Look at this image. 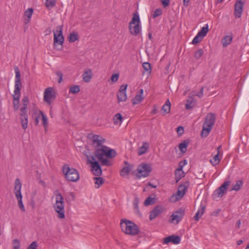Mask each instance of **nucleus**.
<instances>
[{
    "label": "nucleus",
    "mask_w": 249,
    "mask_h": 249,
    "mask_svg": "<svg viewBox=\"0 0 249 249\" xmlns=\"http://www.w3.org/2000/svg\"><path fill=\"white\" fill-rule=\"evenodd\" d=\"M88 138L91 141V144L94 147V155L101 162L102 165L111 166L112 164L107 159L115 158L117 153L114 149L104 145L105 139L102 136L92 133L89 135Z\"/></svg>",
    "instance_id": "f257e3e1"
},
{
    "label": "nucleus",
    "mask_w": 249,
    "mask_h": 249,
    "mask_svg": "<svg viewBox=\"0 0 249 249\" xmlns=\"http://www.w3.org/2000/svg\"><path fill=\"white\" fill-rule=\"evenodd\" d=\"M14 70L16 73V79L14 94L12 95L13 99V104L14 109L15 110H17L19 108L20 90L21 89L22 84L20 81V74L19 69L17 66H15L14 67Z\"/></svg>",
    "instance_id": "f03ea898"
},
{
    "label": "nucleus",
    "mask_w": 249,
    "mask_h": 249,
    "mask_svg": "<svg viewBox=\"0 0 249 249\" xmlns=\"http://www.w3.org/2000/svg\"><path fill=\"white\" fill-rule=\"evenodd\" d=\"M120 226L122 231L126 234L135 236L140 232L139 227L135 223L129 220L122 219Z\"/></svg>",
    "instance_id": "7ed1b4c3"
},
{
    "label": "nucleus",
    "mask_w": 249,
    "mask_h": 249,
    "mask_svg": "<svg viewBox=\"0 0 249 249\" xmlns=\"http://www.w3.org/2000/svg\"><path fill=\"white\" fill-rule=\"evenodd\" d=\"M215 115L212 113L207 114L205 122L203 124L202 130L201 132L202 137H206L209 134L215 122Z\"/></svg>",
    "instance_id": "20e7f679"
},
{
    "label": "nucleus",
    "mask_w": 249,
    "mask_h": 249,
    "mask_svg": "<svg viewBox=\"0 0 249 249\" xmlns=\"http://www.w3.org/2000/svg\"><path fill=\"white\" fill-rule=\"evenodd\" d=\"M62 172L69 181L76 182L79 180L80 177L78 171L75 168H70L68 164L63 165Z\"/></svg>",
    "instance_id": "39448f33"
},
{
    "label": "nucleus",
    "mask_w": 249,
    "mask_h": 249,
    "mask_svg": "<svg viewBox=\"0 0 249 249\" xmlns=\"http://www.w3.org/2000/svg\"><path fill=\"white\" fill-rule=\"evenodd\" d=\"M128 29L130 34L137 36L140 33L141 28L140 27V19L137 13H134L131 20L129 23Z\"/></svg>",
    "instance_id": "423d86ee"
},
{
    "label": "nucleus",
    "mask_w": 249,
    "mask_h": 249,
    "mask_svg": "<svg viewBox=\"0 0 249 249\" xmlns=\"http://www.w3.org/2000/svg\"><path fill=\"white\" fill-rule=\"evenodd\" d=\"M55 194L56 201L53 205V208L55 212L58 213L57 217L59 218L62 219L65 218L64 202V198L61 194L57 191Z\"/></svg>",
    "instance_id": "0eeeda50"
},
{
    "label": "nucleus",
    "mask_w": 249,
    "mask_h": 249,
    "mask_svg": "<svg viewBox=\"0 0 249 249\" xmlns=\"http://www.w3.org/2000/svg\"><path fill=\"white\" fill-rule=\"evenodd\" d=\"M152 170V167L150 164L142 163L138 166L137 169V173L136 175L139 178L142 177H147L149 175Z\"/></svg>",
    "instance_id": "6e6552de"
},
{
    "label": "nucleus",
    "mask_w": 249,
    "mask_h": 249,
    "mask_svg": "<svg viewBox=\"0 0 249 249\" xmlns=\"http://www.w3.org/2000/svg\"><path fill=\"white\" fill-rule=\"evenodd\" d=\"M88 161L91 164L92 170L94 175L97 176H99L102 174V169L99 162L96 160V157L95 156L91 155L90 156H87Z\"/></svg>",
    "instance_id": "1a4fd4ad"
},
{
    "label": "nucleus",
    "mask_w": 249,
    "mask_h": 249,
    "mask_svg": "<svg viewBox=\"0 0 249 249\" xmlns=\"http://www.w3.org/2000/svg\"><path fill=\"white\" fill-rule=\"evenodd\" d=\"M63 26L59 25L56 27V31L53 32L54 39L53 45L54 46L56 44L62 45L64 38L62 33Z\"/></svg>",
    "instance_id": "9d476101"
},
{
    "label": "nucleus",
    "mask_w": 249,
    "mask_h": 249,
    "mask_svg": "<svg viewBox=\"0 0 249 249\" xmlns=\"http://www.w3.org/2000/svg\"><path fill=\"white\" fill-rule=\"evenodd\" d=\"M230 181H225L219 188H218L213 193V199L216 197H221L226 192L228 187L230 185Z\"/></svg>",
    "instance_id": "9b49d317"
},
{
    "label": "nucleus",
    "mask_w": 249,
    "mask_h": 249,
    "mask_svg": "<svg viewBox=\"0 0 249 249\" xmlns=\"http://www.w3.org/2000/svg\"><path fill=\"white\" fill-rule=\"evenodd\" d=\"M185 212L182 209H179L176 211L171 216L170 221L172 223H174L176 221V224L178 223V222L182 220L184 215Z\"/></svg>",
    "instance_id": "f8f14e48"
},
{
    "label": "nucleus",
    "mask_w": 249,
    "mask_h": 249,
    "mask_svg": "<svg viewBox=\"0 0 249 249\" xmlns=\"http://www.w3.org/2000/svg\"><path fill=\"white\" fill-rule=\"evenodd\" d=\"M164 210V208L161 205H158L156 206L153 210H152L150 213L149 215V219L151 220H153L158 216H159L160 213H163Z\"/></svg>",
    "instance_id": "ddd939ff"
},
{
    "label": "nucleus",
    "mask_w": 249,
    "mask_h": 249,
    "mask_svg": "<svg viewBox=\"0 0 249 249\" xmlns=\"http://www.w3.org/2000/svg\"><path fill=\"white\" fill-rule=\"evenodd\" d=\"M244 2L241 0H237L234 5V16L236 18L241 17L243 9Z\"/></svg>",
    "instance_id": "4468645a"
},
{
    "label": "nucleus",
    "mask_w": 249,
    "mask_h": 249,
    "mask_svg": "<svg viewBox=\"0 0 249 249\" xmlns=\"http://www.w3.org/2000/svg\"><path fill=\"white\" fill-rule=\"evenodd\" d=\"M189 186V182L185 181L183 184H181L178 186L177 195L179 198H182L184 196Z\"/></svg>",
    "instance_id": "2eb2a0df"
},
{
    "label": "nucleus",
    "mask_w": 249,
    "mask_h": 249,
    "mask_svg": "<svg viewBox=\"0 0 249 249\" xmlns=\"http://www.w3.org/2000/svg\"><path fill=\"white\" fill-rule=\"evenodd\" d=\"M54 95L53 94V89L51 87L47 88L44 93V100L49 104L51 103V99L54 97Z\"/></svg>",
    "instance_id": "dca6fc26"
},
{
    "label": "nucleus",
    "mask_w": 249,
    "mask_h": 249,
    "mask_svg": "<svg viewBox=\"0 0 249 249\" xmlns=\"http://www.w3.org/2000/svg\"><path fill=\"white\" fill-rule=\"evenodd\" d=\"M172 242L173 244H178L180 242V238L178 235H171L164 239L163 243L168 244Z\"/></svg>",
    "instance_id": "f3484780"
},
{
    "label": "nucleus",
    "mask_w": 249,
    "mask_h": 249,
    "mask_svg": "<svg viewBox=\"0 0 249 249\" xmlns=\"http://www.w3.org/2000/svg\"><path fill=\"white\" fill-rule=\"evenodd\" d=\"M124 163L125 166L120 171V175L122 177H124L125 175H128L132 170L133 167V165L129 164L126 161H124Z\"/></svg>",
    "instance_id": "a211bd4d"
},
{
    "label": "nucleus",
    "mask_w": 249,
    "mask_h": 249,
    "mask_svg": "<svg viewBox=\"0 0 249 249\" xmlns=\"http://www.w3.org/2000/svg\"><path fill=\"white\" fill-rule=\"evenodd\" d=\"M21 183L19 179L17 178L14 183V192L16 197L22 196L21 193Z\"/></svg>",
    "instance_id": "6ab92c4d"
},
{
    "label": "nucleus",
    "mask_w": 249,
    "mask_h": 249,
    "mask_svg": "<svg viewBox=\"0 0 249 249\" xmlns=\"http://www.w3.org/2000/svg\"><path fill=\"white\" fill-rule=\"evenodd\" d=\"M171 109V103L170 101L168 99L165 102V104L162 106L161 111L163 115H165L169 113Z\"/></svg>",
    "instance_id": "aec40b11"
},
{
    "label": "nucleus",
    "mask_w": 249,
    "mask_h": 249,
    "mask_svg": "<svg viewBox=\"0 0 249 249\" xmlns=\"http://www.w3.org/2000/svg\"><path fill=\"white\" fill-rule=\"evenodd\" d=\"M205 206L202 205L201 203L200 205V209H199L197 213H196L194 217V218L196 221H198L199 219L201 218L204 213V211L205 210Z\"/></svg>",
    "instance_id": "412c9836"
},
{
    "label": "nucleus",
    "mask_w": 249,
    "mask_h": 249,
    "mask_svg": "<svg viewBox=\"0 0 249 249\" xmlns=\"http://www.w3.org/2000/svg\"><path fill=\"white\" fill-rule=\"evenodd\" d=\"M149 143L147 142H143L142 145L138 149V155L141 156L146 153L149 148Z\"/></svg>",
    "instance_id": "4be33fe9"
},
{
    "label": "nucleus",
    "mask_w": 249,
    "mask_h": 249,
    "mask_svg": "<svg viewBox=\"0 0 249 249\" xmlns=\"http://www.w3.org/2000/svg\"><path fill=\"white\" fill-rule=\"evenodd\" d=\"M189 142V140H186L179 143L178 147L182 153H185L187 151Z\"/></svg>",
    "instance_id": "5701e85b"
},
{
    "label": "nucleus",
    "mask_w": 249,
    "mask_h": 249,
    "mask_svg": "<svg viewBox=\"0 0 249 249\" xmlns=\"http://www.w3.org/2000/svg\"><path fill=\"white\" fill-rule=\"evenodd\" d=\"M232 40L231 36H226L221 40V43L223 47H226L230 45Z\"/></svg>",
    "instance_id": "b1692460"
},
{
    "label": "nucleus",
    "mask_w": 249,
    "mask_h": 249,
    "mask_svg": "<svg viewBox=\"0 0 249 249\" xmlns=\"http://www.w3.org/2000/svg\"><path fill=\"white\" fill-rule=\"evenodd\" d=\"M20 119L22 127L23 129L25 130L28 127V115L23 114V115L20 116Z\"/></svg>",
    "instance_id": "393cba45"
},
{
    "label": "nucleus",
    "mask_w": 249,
    "mask_h": 249,
    "mask_svg": "<svg viewBox=\"0 0 249 249\" xmlns=\"http://www.w3.org/2000/svg\"><path fill=\"white\" fill-rule=\"evenodd\" d=\"M243 181L242 180H238L236 181L235 184H232V188L230 190V191L234 190L235 191H238L243 186Z\"/></svg>",
    "instance_id": "a878e982"
},
{
    "label": "nucleus",
    "mask_w": 249,
    "mask_h": 249,
    "mask_svg": "<svg viewBox=\"0 0 249 249\" xmlns=\"http://www.w3.org/2000/svg\"><path fill=\"white\" fill-rule=\"evenodd\" d=\"M91 70L89 69L88 71H85L82 75L83 80L86 82H89L91 78Z\"/></svg>",
    "instance_id": "bb28decb"
},
{
    "label": "nucleus",
    "mask_w": 249,
    "mask_h": 249,
    "mask_svg": "<svg viewBox=\"0 0 249 249\" xmlns=\"http://www.w3.org/2000/svg\"><path fill=\"white\" fill-rule=\"evenodd\" d=\"M221 146H219L217 147V150L218 151L219 149L221 148ZM219 156V152L218 151V153L216 155H215L212 159L210 160V162L213 165H217L220 161V159L218 158Z\"/></svg>",
    "instance_id": "cd10ccee"
},
{
    "label": "nucleus",
    "mask_w": 249,
    "mask_h": 249,
    "mask_svg": "<svg viewBox=\"0 0 249 249\" xmlns=\"http://www.w3.org/2000/svg\"><path fill=\"white\" fill-rule=\"evenodd\" d=\"M209 31L208 25H206V26L203 27L201 30L198 32L197 34L201 37L204 38L207 35Z\"/></svg>",
    "instance_id": "c85d7f7f"
},
{
    "label": "nucleus",
    "mask_w": 249,
    "mask_h": 249,
    "mask_svg": "<svg viewBox=\"0 0 249 249\" xmlns=\"http://www.w3.org/2000/svg\"><path fill=\"white\" fill-rule=\"evenodd\" d=\"M93 179L95 181L96 188H99L104 183V179L101 177H94Z\"/></svg>",
    "instance_id": "c756f323"
},
{
    "label": "nucleus",
    "mask_w": 249,
    "mask_h": 249,
    "mask_svg": "<svg viewBox=\"0 0 249 249\" xmlns=\"http://www.w3.org/2000/svg\"><path fill=\"white\" fill-rule=\"evenodd\" d=\"M117 98L119 102L125 101L127 99L126 93L118 91Z\"/></svg>",
    "instance_id": "7c9ffc66"
},
{
    "label": "nucleus",
    "mask_w": 249,
    "mask_h": 249,
    "mask_svg": "<svg viewBox=\"0 0 249 249\" xmlns=\"http://www.w3.org/2000/svg\"><path fill=\"white\" fill-rule=\"evenodd\" d=\"M156 202L155 201V197H152L151 196H148L147 198H146L144 202V205L146 206H149L150 205H152L155 204Z\"/></svg>",
    "instance_id": "2f4dec72"
},
{
    "label": "nucleus",
    "mask_w": 249,
    "mask_h": 249,
    "mask_svg": "<svg viewBox=\"0 0 249 249\" xmlns=\"http://www.w3.org/2000/svg\"><path fill=\"white\" fill-rule=\"evenodd\" d=\"M16 198L18 201V207L22 212H24L25 211V209L22 200V196H18V197H16Z\"/></svg>",
    "instance_id": "473e14b6"
},
{
    "label": "nucleus",
    "mask_w": 249,
    "mask_h": 249,
    "mask_svg": "<svg viewBox=\"0 0 249 249\" xmlns=\"http://www.w3.org/2000/svg\"><path fill=\"white\" fill-rule=\"evenodd\" d=\"M144 99V97L142 96L141 95H136L135 97L132 99V103L133 105L138 104L141 103L143 99Z\"/></svg>",
    "instance_id": "72a5a7b5"
},
{
    "label": "nucleus",
    "mask_w": 249,
    "mask_h": 249,
    "mask_svg": "<svg viewBox=\"0 0 249 249\" xmlns=\"http://www.w3.org/2000/svg\"><path fill=\"white\" fill-rule=\"evenodd\" d=\"M187 164V161L186 160H184L182 161H181L179 163V168L177 169L176 170V174H177V172L181 173L182 172L183 167Z\"/></svg>",
    "instance_id": "f704fd0d"
},
{
    "label": "nucleus",
    "mask_w": 249,
    "mask_h": 249,
    "mask_svg": "<svg viewBox=\"0 0 249 249\" xmlns=\"http://www.w3.org/2000/svg\"><path fill=\"white\" fill-rule=\"evenodd\" d=\"M78 39V36L74 32L71 34L69 36V41L71 42H74Z\"/></svg>",
    "instance_id": "c9c22d12"
},
{
    "label": "nucleus",
    "mask_w": 249,
    "mask_h": 249,
    "mask_svg": "<svg viewBox=\"0 0 249 249\" xmlns=\"http://www.w3.org/2000/svg\"><path fill=\"white\" fill-rule=\"evenodd\" d=\"M80 87L78 85L72 86L69 89L70 93L76 94L80 91Z\"/></svg>",
    "instance_id": "e433bc0d"
},
{
    "label": "nucleus",
    "mask_w": 249,
    "mask_h": 249,
    "mask_svg": "<svg viewBox=\"0 0 249 249\" xmlns=\"http://www.w3.org/2000/svg\"><path fill=\"white\" fill-rule=\"evenodd\" d=\"M139 201V198L137 197H135L134 199V207L135 209L136 213L138 215H140L141 213H140V210L139 209V206H138Z\"/></svg>",
    "instance_id": "4c0bfd02"
},
{
    "label": "nucleus",
    "mask_w": 249,
    "mask_h": 249,
    "mask_svg": "<svg viewBox=\"0 0 249 249\" xmlns=\"http://www.w3.org/2000/svg\"><path fill=\"white\" fill-rule=\"evenodd\" d=\"M113 119L115 124L119 123L121 124L122 122L123 117L120 113H117L115 115Z\"/></svg>",
    "instance_id": "58836bf2"
},
{
    "label": "nucleus",
    "mask_w": 249,
    "mask_h": 249,
    "mask_svg": "<svg viewBox=\"0 0 249 249\" xmlns=\"http://www.w3.org/2000/svg\"><path fill=\"white\" fill-rule=\"evenodd\" d=\"M203 89L204 88L201 87L198 93H196L195 91H193L191 92L190 95L193 96H196L199 98H201L203 96Z\"/></svg>",
    "instance_id": "ea45409f"
},
{
    "label": "nucleus",
    "mask_w": 249,
    "mask_h": 249,
    "mask_svg": "<svg viewBox=\"0 0 249 249\" xmlns=\"http://www.w3.org/2000/svg\"><path fill=\"white\" fill-rule=\"evenodd\" d=\"M142 67L144 70L146 71H147L149 73H151V65L148 62H144L142 64Z\"/></svg>",
    "instance_id": "a19ab883"
},
{
    "label": "nucleus",
    "mask_w": 249,
    "mask_h": 249,
    "mask_svg": "<svg viewBox=\"0 0 249 249\" xmlns=\"http://www.w3.org/2000/svg\"><path fill=\"white\" fill-rule=\"evenodd\" d=\"M33 13V9L32 8H28L24 13V16L27 17L28 18V22L30 21L32 14Z\"/></svg>",
    "instance_id": "79ce46f5"
},
{
    "label": "nucleus",
    "mask_w": 249,
    "mask_h": 249,
    "mask_svg": "<svg viewBox=\"0 0 249 249\" xmlns=\"http://www.w3.org/2000/svg\"><path fill=\"white\" fill-rule=\"evenodd\" d=\"M55 4V0H46V6L48 8H53Z\"/></svg>",
    "instance_id": "37998d69"
},
{
    "label": "nucleus",
    "mask_w": 249,
    "mask_h": 249,
    "mask_svg": "<svg viewBox=\"0 0 249 249\" xmlns=\"http://www.w3.org/2000/svg\"><path fill=\"white\" fill-rule=\"evenodd\" d=\"M162 9L160 8L157 9L155 10L154 12L153 15H152V17L153 18H155L160 16L162 14Z\"/></svg>",
    "instance_id": "c03bdc74"
},
{
    "label": "nucleus",
    "mask_w": 249,
    "mask_h": 249,
    "mask_svg": "<svg viewBox=\"0 0 249 249\" xmlns=\"http://www.w3.org/2000/svg\"><path fill=\"white\" fill-rule=\"evenodd\" d=\"M39 112L42 116V124L45 127H46L48 124L47 118L41 111H40Z\"/></svg>",
    "instance_id": "a18cd8bd"
},
{
    "label": "nucleus",
    "mask_w": 249,
    "mask_h": 249,
    "mask_svg": "<svg viewBox=\"0 0 249 249\" xmlns=\"http://www.w3.org/2000/svg\"><path fill=\"white\" fill-rule=\"evenodd\" d=\"M203 50L202 49H199L195 53L194 55L195 58L196 59H199L203 54Z\"/></svg>",
    "instance_id": "49530a36"
},
{
    "label": "nucleus",
    "mask_w": 249,
    "mask_h": 249,
    "mask_svg": "<svg viewBox=\"0 0 249 249\" xmlns=\"http://www.w3.org/2000/svg\"><path fill=\"white\" fill-rule=\"evenodd\" d=\"M203 38V37H201V36H199V35L197 34L193 39L192 43L193 44H196L200 42Z\"/></svg>",
    "instance_id": "de8ad7c7"
},
{
    "label": "nucleus",
    "mask_w": 249,
    "mask_h": 249,
    "mask_svg": "<svg viewBox=\"0 0 249 249\" xmlns=\"http://www.w3.org/2000/svg\"><path fill=\"white\" fill-rule=\"evenodd\" d=\"M13 245L14 249H19L20 247V242L18 239H14L13 241Z\"/></svg>",
    "instance_id": "09e8293b"
},
{
    "label": "nucleus",
    "mask_w": 249,
    "mask_h": 249,
    "mask_svg": "<svg viewBox=\"0 0 249 249\" xmlns=\"http://www.w3.org/2000/svg\"><path fill=\"white\" fill-rule=\"evenodd\" d=\"M194 106V104L193 103V101L192 100H187V103L185 105V108L186 109H190Z\"/></svg>",
    "instance_id": "8fccbe9b"
},
{
    "label": "nucleus",
    "mask_w": 249,
    "mask_h": 249,
    "mask_svg": "<svg viewBox=\"0 0 249 249\" xmlns=\"http://www.w3.org/2000/svg\"><path fill=\"white\" fill-rule=\"evenodd\" d=\"M181 173H179V172H177V174H176V173L175 172V176H176V177H175V178L176 179V181L177 182H178L181 178L182 177L184 176L183 175V172H181Z\"/></svg>",
    "instance_id": "3c124183"
},
{
    "label": "nucleus",
    "mask_w": 249,
    "mask_h": 249,
    "mask_svg": "<svg viewBox=\"0 0 249 249\" xmlns=\"http://www.w3.org/2000/svg\"><path fill=\"white\" fill-rule=\"evenodd\" d=\"M37 242L34 241L27 247V249H37Z\"/></svg>",
    "instance_id": "603ef678"
},
{
    "label": "nucleus",
    "mask_w": 249,
    "mask_h": 249,
    "mask_svg": "<svg viewBox=\"0 0 249 249\" xmlns=\"http://www.w3.org/2000/svg\"><path fill=\"white\" fill-rule=\"evenodd\" d=\"M20 110L21 111V113L20 114V116H21L23 114L25 115H27V106H24L21 107L20 109Z\"/></svg>",
    "instance_id": "864d4df0"
},
{
    "label": "nucleus",
    "mask_w": 249,
    "mask_h": 249,
    "mask_svg": "<svg viewBox=\"0 0 249 249\" xmlns=\"http://www.w3.org/2000/svg\"><path fill=\"white\" fill-rule=\"evenodd\" d=\"M56 74L59 78V80H58V83H60L63 80V73L60 71H57L56 72Z\"/></svg>",
    "instance_id": "5fc2aeb1"
},
{
    "label": "nucleus",
    "mask_w": 249,
    "mask_h": 249,
    "mask_svg": "<svg viewBox=\"0 0 249 249\" xmlns=\"http://www.w3.org/2000/svg\"><path fill=\"white\" fill-rule=\"evenodd\" d=\"M22 103L23 106H28L29 103L28 97L27 96H24L22 100Z\"/></svg>",
    "instance_id": "6e6d98bb"
},
{
    "label": "nucleus",
    "mask_w": 249,
    "mask_h": 249,
    "mask_svg": "<svg viewBox=\"0 0 249 249\" xmlns=\"http://www.w3.org/2000/svg\"><path fill=\"white\" fill-rule=\"evenodd\" d=\"M160 1L164 8L166 7L170 4V0H160Z\"/></svg>",
    "instance_id": "4d7b16f0"
},
{
    "label": "nucleus",
    "mask_w": 249,
    "mask_h": 249,
    "mask_svg": "<svg viewBox=\"0 0 249 249\" xmlns=\"http://www.w3.org/2000/svg\"><path fill=\"white\" fill-rule=\"evenodd\" d=\"M127 87V85H123L121 86L118 91L126 92Z\"/></svg>",
    "instance_id": "13d9d810"
},
{
    "label": "nucleus",
    "mask_w": 249,
    "mask_h": 249,
    "mask_svg": "<svg viewBox=\"0 0 249 249\" xmlns=\"http://www.w3.org/2000/svg\"><path fill=\"white\" fill-rule=\"evenodd\" d=\"M119 78V74H113L112 75L111 77V80L112 82H116L117 81Z\"/></svg>",
    "instance_id": "bf43d9fd"
},
{
    "label": "nucleus",
    "mask_w": 249,
    "mask_h": 249,
    "mask_svg": "<svg viewBox=\"0 0 249 249\" xmlns=\"http://www.w3.org/2000/svg\"><path fill=\"white\" fill-rule=\"evenodd\" d=\"M177 132L181 135L184 132V128L182 126H178L177 128Z\"/></svg>",
    "instance_id": "052dcab7"
},
{
    "label": "nucleus",
    "mask_w": 249,
    "mask_h": 249,
    "mask_svg": "<svg viewBox=\"0 0 249 249\" xmlns=\"http://www.w3.org/2000/svg\"><path fill=\"white\" fill-rule=\"evenodd\" d=\"M40 118V115H38L36 117V119H35V124L36 125H37L38 124V123H39V119Z\"/></svg>",
    "instance_id": "680f3d73"
},
{
    "label": "nucleus",
    "mask_w": 249,
    "mask_h": 249,
    "mask_svg": "<svg viewBox=\"0 0 249 249\" xmlns=\"http://www.w3.org/2000/svg\"><path fill=\"white\" fill-rule=\"evenodd\" d=\"M75 198V196L73 193H71L70 194V198L69 199L70 200H74Z\"/></svg>",
    "instance_id": "e2e57ef3"
},
{
    "label": "nucleus",
    "mask_w": 249,
    "mask_h": 249,
    "mask_svg": "<svg viewBox=\"0 0 249 249\" xmlns=\"http://www.w3.org/2000/svg\"><path fill=\"white\" fill-rule=\"evenodd\" d=\"M190 0H183V5L185 7H187L189 5Z\"/></svg>",
    "instance_id": "0e129e2a"
},
{
    "label": "nucleus",
    "mask_w": 249,
    "mask_h": 249,
    "mask_svg": "<svg viewBox=\"0 0 249 249\" xmlns=\"http://www.w3.org/2000/svg\"><path fill=\"white\" fill-rule=\"evenodd\" d=\"M45 32L46 33V35L50 34L51 32V28H49L46 29V30L45 31Z\"/></svg>",
    "instance_id": "69168bd1"
},
{
    "label": "nucleus",
    "mask_w": 249,
    "mask_h": 249,
    "mask_svg": "<svg viewBox=\"0 0 249 249\" xmlns=\"http://www.w3.org/2000/svg\"><path fill=\"white\" fill-rule=\"evenodd\" d=\"M240 225H241V220H238L236 222V227H237L238 228H240Z\"/></svg>",
    "instance_id": "338daca9"
},
{
    "label": "nucleus",
    "mask_w": 249,
    "mask_h": 249,
    "mask_svg": "<svg viewBox=\"0 0 249 249\" xmlns=\"http://www.w3.org/2000/svg\"><path fill=\"white\" fill-rule=\"evenodd\" d=\"M148 185L150 186H151L153 188H156L157 187L156 185H153V184H152V183H151L150 182L148 183Z\"/></svg>",
    "instance_id": "774afa93"
}]
</instances>
